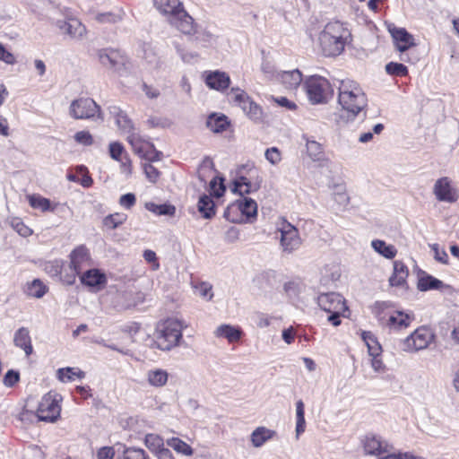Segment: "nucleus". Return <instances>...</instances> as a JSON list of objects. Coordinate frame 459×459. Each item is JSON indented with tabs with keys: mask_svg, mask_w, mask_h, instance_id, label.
Here are the masks:
<instances>
[{
	"mask_svg": "<svg viewBox=\"0 0 459 459\" xmlns=\"http://www.w3.org/2000/svg\"><path fill=\"white\" fill-rule=\"evenodd\" d=\"M351 38V32L338 21L328 22L318 36L320 49L325 56H336L342 53Z\"/></svg>",
	"mask_w": 459,
	"mask_h": 459,
	"instance_id": "1",
	"label": "nucleus"
},
{
	"mask_svg": "<svg viewBox=\"0 0 459 459\" xmlns=\"http://www.w3.org/2000/svg\"><path fill=\"white\" fill-rule=\"evenodd\" d=\"M157 10L166 16L169 23L184 34L195 32L193 18L186 12L179 0H154Z\"/></svg>",
	"mask_w": 459,
	"mask_h": 459,
	"instance_id": "2",
	"label": "nucleus"
},
{
	"mask_svg": "<svg viewBox=\"0 0 459 459\" xmlns=\"http://www.w3.org/2000/svg\"><path fill=\"white\" fill-rule=\"evenodd\" d=\"M339 104L352 119L368 105V100L359 85L353 81H342L339 86Z\"/></svg>",
	"mask_w": 459,
	"mask_h": 459,
	"instance_id": "3",
	"label": "nucleus"
},
{
	"mask_svg": "<svg viewBox=\"0 0 459 459\" xmlns=\"http://www.w3.org/2000/svg\"><path fill=\"white\" fill-rule=\"evenodd\" d=\"M186 325L177 318H169L158 325L155 339L157 347L162 351H170L178 346L182 340V331Z\"/></svg>",
	"mask_w": 459,
	"mask_h": 459,
	"instance_id": "4",
	"label": "nucleus"
},
{
	"mask_svg": "<svg viewBox=\"0 0 459 459\" xmlns=\"http://www.w3.org/2000/svg\"><path fill=\"white\" fill-rule=\"evenodd\" d=\"M304 87L309 101L313 104L325 103L333 94L328 80L319 75L307 77Z\"/></svg>",
	"mask_w": 459,
	"mask_h": 459,
	"instance_id": "5",
	"label": "nucleus"
},
{
	"mask_svg": "<svg viewBox=\"0 0 459 459\" xmlns=\"http://www.w3.org/2000/svg\"><path fill=\"white\" fill-rule=\"evenodd\" d=\"M70 116L74 119H90L97 116L103 119L100 107L90 98L73 100L69 108Z\"/></svg>",
	"mask_w": 459,
	"mask_h": 459,
	"instance_id": "6",
	"label": "nucleus"
},
{
	"mask_svg": "<svg viewBox=\"0 0 459 459\" xmlns=\"http://www.w3.org/2000/svg\"><path fill=\"white\" fill-rule=\"evenodd\" d=\"M281 233L280 246L284 255H290L302 245L299 230L290 222L283 221L279 228Z\"/></svg>",
	"mask_w": 459,
	"mask_h": 459,
	"instance_id": "7",
	"label": "nucleus"
},
{
	"mask_svg": "<svg viewBox=\"0 0 459 459\" xmlns=\"http://www.w3.org/2000/svg\"><path fill=\"white\" fill-rule=\"evenodd\" d=\"M127 141L132 146L134 152L139 155V157L148 161L159 160L162 155L160 152L155 149L153 143L145 139L140 134H129L127 136Z\"/></svg>",
	"mask_w": 459,
	"mask_h": 459,
	"instance_id": "8",
	"label": "nucleus"
},
{
	"mask_svg": "<svg viewBox=\"0 0 459 459\" xmlns=\"http://www.w3.org/2000/svg\"><path fill=\"white\" fill-rule=\"evenodd\" d=\"M90 264V253L85 246H79L70 254V268L72 273L64 277L62 281L72 285L75 281L76 275L81 273L83 267Z\"/></svg>",
	"mask_w": 459,
	"mask_h": 459,
	"instance_id": "9",
	"label": "nucleus"
},
{
	"mask_svg": "<svg viewBox=\"0 0 459 459\" xmlns=\"http://www.w3.org/2000/svg\"><path fill=\"white\" fill-rule=\"evenodd\" d=\"M434 333L427 327L416 329L403 342V351L407 352H416L424 350L434 340Z\"/></svg>",
	"mask_w": 459,
	"mask_h": 459,
	"instance_id": "10",
	"label": "nucleus"
},
{
	"mask_svg": "<svg viewBox=\"0 0 459 459\" xmlns=\"http://www.w3.org/2000/svg\"><path fill=\"white\" fill-rule=\"evenodd\" d=\"M232 211H240L248 219L255 218L257 215V204L249 197H244L229 205L224 211L223 217L230 221L236 222L237 220L231 216Z\"/></svg>",
	"mask_w": 459,
	"mask_h": 459,
	"instance_id": "11",
	"label": "nucleus"
},
{
	"mask_svg": "<svg viewBox=\"0 0 459 459\" xmlns=\"http://www.w3.org/2000/svg\"><path fill=\"white\" fill-rule=\"evenodd\" d=\"M60 411L57 401L48 394L39 403L36 415L40 421L54 422L59 416Z\"/></svg>",
	"mask_w": 459,
	"mask_h": 459,
	"instance_id": "12",
	"label": "nucleus"
},
{
	"mask_svg": "<svg viewBox=\"0 0 459 459\" xmlns=\"http://www.w3.org/2000/svg\"><path fill=\"white\" fill-rule=\"evenodd\" d=\"M316 301L320 308L327 313L348 310L345 299L336 292L321 293L317 296Z\"/></svg>",
	"mask_w": 459,
	"mask_h": 459,
	"instance_id": "13",
	"label": "nucleus"
},
{
	"mask_svg": "<svg viewBox=\"0 0 459 459\" xmlns=\"http://www.w3.org/2000/svg\"><path fill=\"white\" fill-rule=\"evenodd\" d=\"M110 117L114 119L117 128L124 134H137L134 132V126L127 113L123 110L119 106L110 105L108 108Z\"/></svg>",
	"mask_w": 459,
	"mask_h": 459,
	"instance_id": "14",
	"label": "nucleus"
},
{
	"mask_svg": "<svg viewBox=\"0 0 459 459\" xmlns=\"http://www.w3.org/2000/svg\"><path fill=\"white\" fill-rule=\"evenodd\" d=\"M433 193L436 198L441 202L454 203L458 198L456 189L452 186L451 180L447 177L436 181Z\"/></svg>",
	"mask_w": 459,
	"mask_h": 459,
	"instance_id": "15",
	"label": "nucleus"
},
{
	"mask_svg": "<svg viewBox=\"0 0 459 459\" xmlns=\"http://www.w3.org/2000/svg\"><path fill=\"white\" fill-rule=\"evenodd\" d=\"M417 288L420 291L437 290H440L441 292L449 294L454 291V289L451 285L443 282L442 281L426 273L425 272H422L419 276Z\"/></svg>",
	"mask_w": 459,
	"mask_h": 459,
	"instance_id": "16",
	"label": "nucleus"
},
{
	"mask_svg": "<svg viewBox=\"0 0 459 459\" xmlns=\"http://www.w3.org/2000/svg\"><path fill=\"white\" fill-rule=\"evenodd\" d=\"M388 31L390 32L398 51L404 52L415 45L412 35L405 29L397 28L394 24H390L388 26Z\"/></svg>",
	"mask_w": 459,
	"mask_h": 459,
	"instance_id": "17",
	"label": "nucleus"
},
{
	"mask_svg": "<svg viewBox=\"0 0 459 459\" xmlns=\"http://www.w3.org/2000/svg\"><path fill=\"white\" fill-rule=\"evenodd\" d=\"M274 79L287 90H296L302 82L303 76L299 69L277 72Z\"/></svg>",
	"mask_w": 459,
	"mask_h": 459,
	"instance_id": "18",
	"label": "nucleus"
},
{
	"mask_svg": "<svg viewBox=\"0 0 459 459\" xmlns=\"http://www.w3.org/2000/svg\"><path fill=\"white\" fill-rule=\"evenodd\" d=\"M261 178H256L255 181H251L247 178L241 176L233 181L232 191L243 197L245 195L257 192L261 187Z\"/></svg>",
	"mask_w": 459,
	"mask_h": 459,
	"instance_id": "19",
	"label": "nucleus"
},
{
	"mask_svg": "<svg viewBox=\"0 0 459 459\" xmlns=\"http://www.w3.org/2000/svg\"><path fill=\"white\" fill-rule=\"evenodd\" d=\"M57 27L64 35L71 39H80L85 33V27L77 19L58 21Z\"/></svg>",
	"mask_w": 459,
	"mask_h": 459,
	"instance_id": "20",
	"label": "nucleus"
},
{
	"mask_svg": "<svg viewBox=\"0 0 459 459\" xmlns=\"http://www.w3.org/2000/svg\"><path fill=\"white\" fill-rule=\"evenodd\" d=\"M100 62L107 67L119 70L124 65L125 58L119 51L115 49H103L99 52Z\"/></svg>",
	"mask_w": 459,
	"mask_h": 459,
	"instance_id": "21",
	"label": "nucleus"
},
{
	"mask_svg": "<svg viewBox=\"0 0 459 459\" xmlns=\"http://www.w3.org/2000/svg\"><path fill=\"white\" fill-rule=\"evenodd\" d=\"M205 82L211 89L224 91L229 88L230 84V78L224 72L214 71L207 74Z\"/></svg>",
	"mask_w": 459,
	"mask_h": 459,
	"instance_id": "22",
	"label": "nucleus"
},
{
	"mask_svg": "<svg viewBox=\"0 0 459 459\" xmlns=\"http://www.w3.org/2000/svg\"><path fill=\"white\" fill-rule=\"evenodd\" d=\"M277 435L275 430L267 429L265 427H257L253 430L250 436V440L254 447H261L267 441L273 438Z\"/></svg>",
	"mask_w": 459,
	"mask_h": 459,
	"instance_id": "23",
	"label": "nucleus"
},
{
	"mask_svg": "<svg viewBox=\"0 0 459 459\" xmlns=\"http://www.w3.org/2000/svg\"><path fill=\"white\" fill-rule=\"evenodd\" d=\"M412 321V317L403 311H394L386 321V325L394 330L407 328Z\"/></svg>",
	"mask_w": 459,
	"mask_h": 459,
	"instance_id": "24",
	"label": "nucleus"
},
{
	"mask_svg": "<svg viewBox=\"0 0 459 459\" xmlns=\"http://www.w3.org/2000/svg\"><path fill=\"white\" fill-rule=\"evenodd\" d=\"M13 342L15 346L24 351L26 356H30L32 353L33 348L31 345L30 333L27 328L21 327L15 332Z\"/></svg>",
	"mask_w": 459,
	"mask_h": 459,
	"instance_id": "25",
	"label": "nucleus"
},
{
	"mask_svg": "<svg viewBox=\"0 0 459 459\" xmlns=\"http://www.w3.org/2000/svg\"><path fill=\"white\" fill-rule=\"evenodd\" d=\"M169 378V374L166 370L161 368L150 369L146 373V379L150 385L153 387L164 386Z\"/></svg>",
	"mask_w": 459,
	"mask_h": 459,
	"instance_id": "26",
	"label": "nucleus"
},
{
	"mask_svg": "<svg viewBox=\"0 0 459 459\" xmlns=\"http://www.w3.org/2000/svg\"><path fill=\"white\" fill-rule=\"evenodd\" d=\"M81 281L84 285L96 287L105 283L106 277L99 270L90 269L82 274Z\"/></svg>",
	"mask_w": 459,
	"mask_h": 459,
	"instance_id": "27",
	"label": "nucleus"
},
{
	"mask_svg": "<svg viewBox=\"0 0 459 459\" xmlns=\"http://www.w3.org/2000/svg\"><path fill=\"white\" fill-rule=\"evenodd\" d=\"M206 126L214 133H221L228 128L230 122L224 115L212 114L207 118Z\"/></svg>",
	"mask_w": 459,
	"mask_h": 459,
	"instance_id": "28",
	"label": "nucleus"
},
{
	"mask_svg": "<svg viewBox=\"0 0 459 459\" xmlns=\"http://www.w3.org/2000/svg\"><path fill=\"white\" fill-rule=\"evenodd\" d=\"M364 451L367 455H380L386 452L380 439L375 436H367L364 440Z\"/></svg>",
	"mask_w": 459,
	"mask_h": 459,
	"instance_id": "29",
	"label": "nucleus"
},
{
	"mask_svg": "<svg viewBox=\"0 0 459 459\" xmlns=\"http://www.w3.org/2000/svg\"><path fill=\"white\" fill-rule=\"evenodd\" d=\"M361 338L365 342L368 347V355L371 358L381 356L382 347L376 336L371 332H362Z\"/></svg>",
	"mask_w": 459,
	"mask_h": 459,
	"instance_id": "30",
	"label": "nucleus"
},
{
	"mask_svg": "<svg viewBox=\"0 0 459 459\" xmlns=\"http://www.w3.org/2000/svg\"><path fill=\"white\" fill-rule=\"evenodd\" d=\"M198 211L205 219H211L215 215V204L211 196L203 195L198 201Z\"/></svg>",
	"mask_w": 459,
	"mask_h": 459,
	"instance_id": "31",
	"label": "nucleus"
},
{
	"mask_svg": "<svg viewBox=\"0 0 459 459\" xmlns=\"http://www.w3.org/2000/svg\"><path fill=\"white\" fill-rule=\"evenodd\" d=\"M215 334L217 337H224L230 342H237L241 337V330L236 327H233L230 325H220L216 331Z\"/></svg>",
	"mask_w": 459,
	"mask_h": 459,
	"instance_id": "32",
	"label": "nucleus"
},
{
	"mask_svg": "<svg viewBox=\"0 0 459 459\" xmlns=\"http://www.w3.org/2000/svg\"><path fill=\"white\" fill-rule=\"evenodd\" d=\"M371 246L377 253L387 259L394 258L397 253L395 247L393 245H387L383 240H373L371 242Z\"/></svg>",
	"mask_w": 459,
	"mask_h": 459,
	"instance_id": "33",
	"label": "nucleus"
},
{
	"mask_svg": "<svg viewBox=\"0 0 459 459\" xmlns=\"http://www.w3.org/2000/svg\"><path fill=\"white\" fill-rule=\"evenodd\" d=\"M145 208L156 215H168L172 217L176 213V207L168 204H156L152 202H148L145 204Z\"/></svg>",
	"mask_w": 459,
	"mask_h": 459,
	"instance_id": "34",
	"label": "nucleus"
},
{
	"mask_svg": "<svg viewBox=\"0 0 459 459\" xmlns=\"http://www.w3.org/2000/svg\"><path fill=\"white\" fill-rule=\"evenodd\" d=\"M167 445L172 447L177 453L186 456H191L194 454L193 448L178 437H171L168 439Z\"/></svg>",
	"mask_w": 459,
	"mask_h": 459,
	"instance_id": "35",
	"label": "nucleus"
},
{
	"mask_svg": "<svg viewBox=\"0 0 459 459\" xmlns=\"http://www.w3.org/2000/svg\"><path fill=\"white\" fill-rule=\"evenodd\" d=\"M74 377H77L79 378H83L85 377V373L79 369L74 368H59L57 370V378L61 382H69L73 381Z\"/></svg>",
	"mask_w": 459,
	"mask_h": 459,
	"instance_id": "36",
	"label": "nucleus"
},
{
	"mask_svg": "<svg viewBox=\"0 0 459 459\" xmlns=\"http://www.w3.org/2000/svg\"><path fill=\"white\" fill-rule=\"evenodd\" d=\"M296 437H299L305 431L306 429V420H305V409L304 403L301 400H299L296 403Z\"/></svg>",
	"mask_w": 459,
	"mask_h": 459,
	"instance_id": "37",
	"label": "nucleus"
},
{
	"mask_svg": "<svg viewBox=\"0 0 459 459\" xmlns=\"http://www.w3.org/2000/svg\"><path fill=\"white\" fill-rule=\"evenodd\" d=\"M30 205L34 209H39L42 212L54 211L55 207L51 205L49 199L42 197L40 195H30L29 196Z\"/></svg>",
	"mask_w": 459,
	"mask_h": 459,
	"instance_id": "38",
	"label": "nucleus"
},
{
	"mask_svg": "<svg viewBox=\"0 0 459 459\" xmlns=\"http://www.w3.org/2000/svg\"><path fill=\"white\" fill-rule=\"evenodd\" d=\"M306 147L308 156L314 161H319L324 159V151L321 143L314 140H307Z\"/></svg>",
	"mask_w": 459,
	"mask_h": 459,
	"instance_id": "39",
	"label": "nucleus"
},
{
	"mask_svg": "<svg viewBox=\"0 0 459 459\" xmlns=\"http://www.w3.org/2000/svg\"><path fill=\"white\" fill-rule=\"evenodd\" d=\"M47 290V286L38 279L32 281L27 288L28 295L37 299L42 298Z\"/></svg>",
	"mask_w": 459,
	"mask_h": 459,
	"instance_id": "40",
	"label": "nucleus"
},
{
	"mask_svg": "<svg viewBox=\"0 0 459 459\" xmlns=\"http://www.w3.org/2000/svg\"><path fill=\"white\" fill-rule=\"evenodd\" d=\"M144 444L154 454L164 446L162 437L156 434H147L144 437Z\"/></svg>",
	"mask_w": 459,
	"mask_h": 459,
	"instance_id": "41",
	"label": "nucleus"
},
{
	"mask_svg": "<svg viewBox=\"0 0 459 459\" xmlns=\"http://www.w3.org/2000/svg\"><path fill=\"white\" fill-rule=\"evenodd\" d=\"M126 214L116 212L106 216L103 219V224L111 230H115L122 225L126 221Z\"/></svg>",
	"mask_w": 459,
	"mask_h": 459,
	"instance_id": "42",
	"label": "nucleus"
},
{
	"mask_svg": "<svg viewBox=\"0 0 459 459\" xmlns=\"http://www.w3.org/2000/svg\"><path fill=\"white\" fill-rule=\"evenodd\" d=\"M230 94L233 101L238 104L243 111H247L246 102H248L250 99L248 95L238 88H232Z\"/></svg>",
	"mask_w": 459,
	"mask_h": 459,
	"instance_id": "43",
	"label": "nucleus"
},
{
	"mask_svg": "<svg viewBox=\"0 0 459 459\" xmlns=\"http://www.w3.org/2000/svg\"><path fill=\"white\" fill-rule=\"evenodd\" d=\"M333 195V200L341 206H346L350 203V196L342 185H337L334 186Z\"/></svg>",
	"mask_w": 459,
	"mask_h": 459,
	"instance_id": "44",
	"label": "nucleus"
},
{
	"mask_svg": "<svg viewBox=\"0 0 459 459\" xmlns=\"http://www.w3.org/2000/svg\"><path fill=\"white\" fill-rule=\"evenodd\" d=\"M385 71L388 74L394 76H405L408 74V68L404 65L394 62L386 64Z\"/></svg>",
	"mask_w": 459,
	"mask_h": 459,
	"instance_id": "45",
	"label": "nucleus"
},
{
	"mask_svg": "<svg viewBox=\"0 0 459 459\" xmlns=\"http://www.w3.org/2000/svg\"><path fill=\"white\" fill-rule=\"evenodd\" d=\"M390 307V302L377 301L372 307V313L380 322H382L385 319V311Z\"/></svg>",
	"mask_w": 459,
	"mask_h": 459,
	"instance_id": "46",
	"label": "nucleus"
},
{
	"mask_svg": "<svg viewBox=\"0 0 459 459\" xmlns=\"http://www.w3.org/2000/svg\"><path fill=\"white\" fill-rule=\"evenodd\" d=\"M124 459H148V455L142 448L128 447L124 451Z\"/></svg>",
	"mask_w": 459,
	"mask_h": 459,
	"instance_id": "47",
	"label": "nucleus"
},
{
	"mask_svg": "<svg viewBox=\"0 0 459 459\" xmlns=\"http://www.w3.org/2000/svg\"><path fill=\"white\" fill-rule=\"evenodd\" d=\"M247 111H244L251 119L257 120L261 117L262 110L260 107L250 99L246 102Z\"/></svg>",
	"mask_w": 459,
	"mask_h": 459,
	"instance_id": "48",
	"label": "nucleus"
},
{
	"mask_svg": "<svg viewBox=\"0 0 459 459\" xmlns=\"http://www.w3.org/2000/svg\"><path fill=\"white\" fill-rule=\"evenodd\" d=\"M75 142L84 146H91L93 144V137L88 131H79L74 136Z\"/></svg>",
	"mask_w": 459,
	"mask_h": 459,
	"instance_id": "49",
	"label": "nucleus"
},
{
	"mask_svg": "<svg viewBox=\"0 0 459 459\" xmlns=\"http://www.w3.org/2000/svg\"><path fill=\"white\" fill-rule=\"evenodd\" d=\"M44 269L50 276H58L62 272V263L58 260L48 262L45 264Z\"/></svg>",
	"mask_w": 459,
	"mask_h": 459,
	"instance_id": "50",
	"label": "nucleus"
},
{
	"mask_svg": "<svg viewBox=\"0 0 459 459\" xmlns=\"http://www.w3.org/2000/svg\"><path fill=\"white\" fill-rule=\"evenodd\" d=\"M195 288V293L204 299H211L213 296L212 291V286L207 282H201L197 284Z\"/></svg>",
	"mask_w": 459,
	"mask_h": 459,
	"instance_id": "51",
	"label": "nucleus"
},
{
	"mask_svg": "<svg viewBox=\"0 0 459 459\" xmlns=\"http://www.w3.org/2000/svg\"><path fill=\"white\" fill-rule=\"evenodd\" d=\"M124 151V146L118 142H113L109 144V155L115 160L122 161L121 155Z\"/></svg>",
	"mask_w": 459,
	"mask_h": 459,
	"instance_id": "52",
	"label": "nucleus"
},
{
	"mask_svg": "<svg viewBox=\"0 0 459 459\" xmlns=\"http://www.w3.org/2000/svg\"><path fill=\"white\" fill-rule=\"evenodd\" d=\"M143 170L146 178L149 179L150 182H157L160 173L154 166H152L151 163H145L143 165Z\"/></svg>",
	"mask_w": 459,
	"mask_h": 459,
	"instance_id": "53",
	"label": "nucleus"
},
{
	"mask_svg": "<svg viewBox=\"0 0 459 459\" xmlns=\"http://www.w3.org/2000/svg\"><path fill=\"white\" fill-rule=\"evenodd\" d=\"M264 155L266 160L273 165L278 164L281 160V152L276 147L267 149Z\"/></svg>",
	"mask_w": 459,
	"mask_h": 459,
	"instance_id": "54",
	"label": "nucleus"
},
{
	"mask_svg": "<svg viewBox=\"0 0 459 459\" xmlns=\"http://www.w3.org/2000/svg\"><path fill=\"white\" fill-rule=\"evenodd\" d=\"M0 61L7 65H14L16 63L13 54L8 51L2 43H0Z\"/></svg>",
	"mask_w": 459,
	"mask_h": 459,
	"instance_id": "55",
	"label": "nucleus"
},
{
	"mask_svg": "<svg viewBox=\"0 0 459 459\" xmlns=\"http://www.w3.org/2000/svg\"><path fill=\"white\" fill-rule=\"evenodd\" d=\"M378 459H425L420 455H414L410 452L390 454Z\"/></svg>",
	"mask_w": 459,
	"mask_h": 459,
	"instance_id": "56",
	"label": "nucleus"
},
{
	"mask_svg": "<svg viewBox=\"0 0 459 459\" xmlns=\"http://www.w3.org/2000/svg\"><path fill=\"white\" fill-rule=\"evenodd\" d=\"M20 379V375L17 371L8 370L4 377V384L6 386H13Z\"/></svg>",
	"mask_w": 459,
	"mask_h": 459,
	"instance_id": "57",
	"label": "nucleus"
},
{
	"mask_svg": "<svg viewBox=\"0 0 459 459\" xmlns=\"http://www.w3.org/2000/svg\"><path fill=\"white\" fill-rule=\"evenodd\" d=\"M96 19L100 22H112L116 23L121 20V17L117 14H114L112 13H99L96 16Z\"/></svg>",
	"mask_w": 459,
	"mask_h": 459,
	"instance_id": "58",
	"label": "nucleus"
},
{
	"mask_svg": "<svg viewBox=\"0 0 459 459\" xmlns=\"http://www.w3.org/2000/svg\"><path fill=\"white\" fill-rule=\"evenodd\" d=\"M431 247L435 254V259L444 264H446L448 263V255L446 252L443 249L440 250L437 244H433Z\"/></svg>",
	"mask_w": 459,
	"mask_h": 459,
	"instance_id": "59",
	"label": "nucleus"
},
{
	"mask_svg": "<svg viewBox=\"0 0 459 459\" xmlns=\"http://www.w3.org/2000/svg\"><path fill=\"white\" fill-rule=\"evenodd\" d=\"M370 364L373 370L377 373H385L386 371V366L383 362L381 356L371 358Z\"/></svg>",
	"mask_w": 459,
	"mask_h": 459,
	"instance_id": "60",
	"label": "nucleus"
},
{
	"mask_svg": "<svg viewBox=\"0 0 459 459\" xmlns=\"http://www.w3.org/2000/svg\"><path fill=\"white\" fill-rule=\"evenodd\" d=\"M135 195L132 193H128V194H126V195H123L120 199H119V204L121 206L126 208V209H130L131 207H133L135 204Z\"/></svg>",
	"mask_w": 459,
	"mask_h": 459,
	"instance_id": "61",
	"label": "nucleus"
},
{
	"mask_svg": "<svg viewBox=\"0 0 459 459\" xmlns=\"http://www.w3.org/2000/svg\"><path fill=\"white\" fill-rule=\"evenodd\" d=\"M346 310H336L334 312H330V316L327 318V321L331 323L333 326H338L341 325V316H344V312Z\"/></svg>",
	"mask_w": 459,
	"mask_h": 459,
	"instance_id": "62",
	"label": "nucleus"
},
{
	"mask_svg": "<svg viewBox=\"0 0 459 459\" xmlns=\"http://www.w3.org/2000/svg\"><path fill=\"white\" fill-rule=\"evenodd\" d=\"M115 455L114 449L110 446L101 447L97 454L99 459H113Z\"/></svg>",
	"mask_w": 459,
	"mask_h": 459,
	"instance_id": "63",
	"label": "nucleus"
},
{
	"mask_svg": "<svg viewBox=\"0 0 459 459\" xmlns=\"http://www.w3.org/2000/svg\"><path fill=\"white\" fill-rule=\"evenodd\" d=\"M210 187L212 190L213 195L216 196V197H221L223 195V193H224V191L226 189L224 185H223V183H222V181L220 183V186L217 188V182H216L215 178H213L210 182Z\"/></svg>",
	"mask_w": 459,
	"mask_h": 459,
	"instance_id": "64",
	"label": "nucleus"
}]
</instances>
